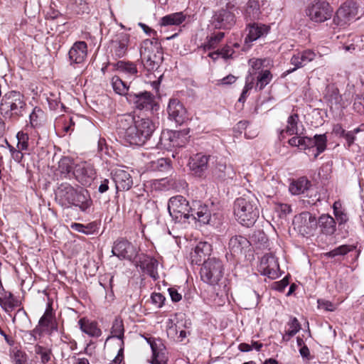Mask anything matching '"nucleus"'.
<instances>
[{
  "label": "nucleus",
  "mask_w": 364,
  "mask_h": 364,
  "mask_svg": "<svg viewBox=\"0 0 364 364\" xmlns=\"http://www.w3.org/2000/svg\"><path fill=\"white\" fill-rule=\"evenodd\" d=\"M116 129L119 138L131 145H144L153 134L156 126L149 118L132 114L118 116Z\"/></svg>",
  "instance_id": "f257e3e1"
},
{
  "label": "nucleus",
  "mask_w": 364,
  "mask_h": 364,
  "mask_svg": "<svg viewBox=\"0 0 364 364\" xmlns=\"http://www.w3.org/2000/svg\"><path fill=\"white\" fill-rule=\"evenodd\" d=\"M258 200L250 193L237 198L234 203V215L243 226H252L259 217Z\"/></svg>",
  "instance_id": "f03ea898"
},
{
  "label": "nucleus",
  "mask_w": 364,
  "mask_h": 364,
  "mask_svg": "<svg viewBox=\"0 0 364 364\" xmlns=\"http://www.w3.org/2000/svg\"><path fill=\"white\" fill-rule=\"evenodd\" d=\"M26 109V102L23 94L11 90L6 92L0 102V114L9 119H18L23 116Z\"/></svg>",
  "instance_id": "7ed1b4c3"
},
{
  "label": "nucleus",
  "mask_w": 364,
  "mask_h": 364,
  "mask_svg": "<svg viewBox=\"0 0 364 364\" xmlns=\"http://www.w3.org/2000/svg\"><path fill=\"white\" fill-rule=\"evenodd\" d=\"M140 55L148 70L156 69L163 60L161 43L154 38L143 41L140 48Z\"/></svg>",
  "instance_id": "20e7f679"
},
{
  "label": "nucleus",
  "mask_w": 364,
  "mask_h": 364,
  "mask_svg": "<svg viewBox=\"0 0 364 364\" xmlns=\"http://www.w3.org/2000/svg\"><path fill=\"white\" fill-rule=\"evenodd\" d=\"M224 275V264L216 257L204 260L200 269L201 280L211 286H216L222 280Z\"/></svg>",
  "instance_id": "39448f33"
},
{
  "label": "nucleus",
  "mask_w": 364,
  "mask_h": 364,
  "mask_svg": "<svg viewBox=\"0 0 364 364\" xmlns=\"http://www.w3.org/2000/svg\"><path fill=\"white\" fill-rule=\"evenodd\" d=\"M291 146L299 147L301 150L312 151L314 159L326 149L327 137L326 134H316L314 138L294 136L289 140Z\"/></svg>",
  "instance_id": "423d86ee"
},
{
  "label": "nucleus",
  "mask_w": 364,
  "mask_h": 364,
  "mask_svg": "<svg viewBox=\"0 0 364 364\" xmlns=\"http://www.w3.org/2000/svg\"><path fill=\"white\" fill-rule=\"evenodd\" d=\"M333 10L326 1L316 0L306 9V16L314 22L323 23L332 16Z\"/></svg>",
  "instance_id": "0eeeda50"
},
{
  "label": "nucleus",
  "mask_w": 364,
  "mask_h": 364,
  "mask_svg": "<svg viewBox=\"0 0 364 364\" xmlns=\"http://www.w3.org/2000/svg\"><path fill=\"white\" fill-rule=\"evenodd\" d=\"M358 11L355 2L346 1L337 10L333 19V24L340 28L346 26L356 18Z\"/></svg>",
  "instance_id": "6e6552de"
},
{
  "label": "nucleus",
  "mask_w": 364,
  "mask_h": 364,
  "mask_svg": "<svg viewBox=\"0 0 364 364\" xmlns=\"http://www.w3.org/2000/svg\"><path fill=\"white\" fill-rule=\"evenodd\" d=\"M191 205L182 196L171 197L168 203V210L173 220L181 222L190 218Z\"/></svg>",
  "instance_id": "1a4fd4ad"
},
{
  "label": "nucleus",
  "mask_w": 364,
  "mask_h": 364,
  "mask_svg": "<svg viewBox=\"0 0 364 364\" xmlns=\"http://www.w3.org/2000/svg\"><path fill=\"white\" fill-rule=\"evenodd\" d=\"M293 225L294 229L304 237L313 235L318 227L316 216L306 211L295 216Z\"/></svg>",
  "instance_id": "9d476101"
},
{
  "label": "nucleus",
  "mask_w": 364,
  "mask_h": 364,
  "mask_svg": "<svg viewBox=\"0 0 364 364\" xmlns=\"http://www.w3.org/2000/svg\"><path fill=\"white\" fill-rule=\"evenodd\" d=\"M138 255V249L127 240L120 237L116 240L112 245V255L116 256L120 260L132 261Z\"/></svg>",
  "instance_id": "9b49d317"
},
{
  "label": "nucleus",
  "mask_w": 364,
  "mask_h": 364,
  "mask_svg": "<svg viewBox=\"0 0 364 364\" xmlns=\"http://www.w3.org/2000/svg\"><path fill=\"white\" fill-rule=\"evenodd\" d=\"M127 99L129 103L134 104L136 109L141 110H152L156 106L154 95L146 91L137 94L130 92Z\"/></svg>",
  "instance_id": "f8f14e48"
},
{
  "label": "nucleus",
  "mask_w": 364,
  "mask_h": 364,
  "mask_svg": "<svg viewBox=\"0 0 364 364\" xmlns=\"http://www.w3.org/2000/svg\"><path fill=\"white\" fill-rule=\"evenodd\" d=\"M73 176L82 186H89L95 178V171L93 166L86 162L76 164L73 171Z\"/></svg>",
  "instance_id": "ddd939ff"
},
{
  "label": "nucleus",
  "mask_w": 364,
  "mask_h": 364,
  "mask_svg": "<svg viewBox=\"0 0 364 364\" xmlns=\"http://www.w3.org/2000/svg\"><path fill=\"white\" fill-rule=\"evenodd\" d=\"M259 271L269 279L277 278L279 275V267L277 258L272 254L264 255L261 259Z\"/></svg>",
  "instance_id": "4468645a"
},
{
  "label": "nucleus",
  "mask_w": 364,
  "mask_h": 364,
  "mask_svg": "<svg viewBox=\"0 0 364 364\" xmlns=\"http://www.w3.org/2000/svg\"><path fill=\"white\" fill-rule=\"evenodd\" d=\"M210 159V156L202 153H198L190 157L188 166L193 174L198 177L203 176Z\"/></svg>",
  "instance_id": "2eb2a0df"
},
{
  "label": "nucleus",
  "mask_w": 364,
  "mask_h": 364,
  "mask_svg": "<svg viewBox=\"0 0 364 364\" xmlns=\"http://www.w3.org/2000/svg\"><path fill=\"white\" fill-rule=\"evenodd\" d=\"M87 55V46L85 41L75 42L68 52L70 65L84 63Z\"/></svg>",
  "instance_id": "dca6fc26"
},
{
  "label": "nucleus",
  "mask_w": 364,
  "mask_h": 364,
  "mask_svg": "<svg viewBox=\"0 0 364 364\" xmlns=\"http://www.w3.org/2000/svg\"><path fill=\"white\" fill-rule=\"evenodd\" d=\"M76 188L68 183H63L58 187L55 191V199L63 207H69L70 201H73L74 194H76Z\"/></svg>",
  "instance_id": "f3484780"
},
{
  "label": "nucleus",
  "mask_w": 364,
  "mask_h": 364,
  "mask_svg": "<svg viewBox=\"0 0 364 364\" xmlns=\"http://www.w3.org/2000/svg\"><path fill=\"white\" fill-rule=\"evenodd\" d=\"M316 56V54L310 49L294 53L290 60L291 64L294 65V68L291 70H289L288 73L293 72L298 68L305 66L306 64L314 60Z\"/></svg>",
  "instance_id": "a211bd4d"
},
{
  "label": "nucleus",
  "mask_w": 364,
  "mask_h": 364,
  "mask_svg": "<svg viewBox=\"0 0 364 364\" xmlns=\"http://www.w3.org/2000/svg\"><path fill=\"white\" fill-rule=\"evenodd\" d=\"M112 178L117 191H128L133 185L130 174L122 168H116L114 171Z\"/></svg>",
  "instance_id": "6ab92c4d"
},
{
  "label": "nucleus",
  "mask_w": 364,
  "mask_h": 364,
  "mask_svg": "<svg viewBox=\"0 0 364 364\" xmlns=\"http://www.w3.org/2000/svg\"><path fill=\"white\" fill-rule=\"evenodd\" d=\"M191 217L203 224H208L210 220V213L207 205H202L199 201H193L191 204Z\"/></svg>",
  "instance_id": "aec40b11"
},
{
  "label": "nucleus",
  "mask_w": 364,
  "mask_h": 364,
  "mask_svg": "<svg viewBox=\"0 0 364 364\" xmlns=\"http://www.w3.org/2000/svg\"><path fill=\"white\" fill-rule=\"evenodd\" d=\"M73 200L70 203V206L77 207L82 212H86L92 204V200L88 191L82 188L76 190V194H74Z\"/></svg>",
  "instance_id": "412c9836"
},
{
  "label": "nucleus",
  "mask_w": 364,
  "mask_h": 364,
  "mask_svg": "<svg viewBox=\"0 0 364 364\" xmlns=\"http://www.w3.org/2000/svg\"><path fill=\"white\" fill-rule=\"evenodd\" d=\"M228 247L232 255H241L245 254L250 249V242L246 237L236 235L230 238Z\"/></svg>",
  "instance_id": "4be33fe9"
},
{
  "label": "nucleus",
  "mask_w": 364,
  "mask_h": 364,
  "mask_svg": "<svg viewBox=\"0 0 364 364\" xmlns=\"http://www.w3.org/2000/svg\"><path fill=\"white\" fill-rule=\"evenodd\" d=\"M169 117L178 124H183L186 119V110L176 99L170 100L168 105Z\"/></svg>",
  "instance_id": "5701e85b"
},
{
  "label": "nucleus",
  "mask_w": 364,
  "mask_h": 364,
  "mask_svg": "<svg viewBox=\"0 0 364 364\" xmlns=\"http://www.w3.org/2000/svg\"><path fill=\"white\" fill-rule=\"evenodd\" d=\"M213 21L219 28H230L235 23V15L228 9H222L215 12Z\"/></svg>",
  "instance_id": "b1692460"
},
{
  "label": "nucleus",
  "mask_w": 364,
  "mask_h": 364,
  "mask_svg": "<svg viewBox=\"0 0 364 364\" xmlns=\"http://www.w3.org/2000/svg\"><path fill=\"white\" fill-rule=\"evenodd\" d=\"M191 322L186 319L183 316L176 318V321L173 318H168L166 322V331L168 336L175 338L177 336L178 330L181 328H189Z\"/></svg>",
  "instance_id": "393cba45"
},
{
  "label": "nucleus",
  "mask_w": 364,
  "mask_h": 364,
  "mask_svg": "<svg viewBox=\"0 0 364 364\" xmlns=\"http://www.w3.org/2000/svg\"><path fill=\"white\" fill-rule=\"evenodd\" d=\"M212 251L211 245L207 242H200L195 247L191 253L192 262L196 264H200L203 259L210 255Z\"/></svg>",
  "instance_id": "a878e982"
},
{
  "label": "nucleus",
  "mask_w": 364,
  "mask_h": 364,
  "mask_svg": "<svg viewBox=\"0 0 364 364\" xmlns=\"http://www.w3.org/2000/svg\"><path fill=\"white\" fill-rule=\"evenodd\" d=\"M269 26L264 24L252 23L248 26V34L245 37V43H252L269 32Z\"/></svg>",
  "instance_id": "bb28decb"
},
{
  "label": "nucleus",
  "mask_w": 364,
  "mask_h": 364,
  "mask_svg": "<svg viewBox=\"0 0 364 364\" xmlns=\"http://www.w3.org/2000/svg\"><path fill=\"white\" fill-rule=\"evenodd\" d=\"M317 223L323 234L331 235L336 230V223L334 218L328 214L321 215L317 220Z\"/></svg>",
  "instance_id": "cd10ccee"
},
{
  "label": "nucleus",
  "mask_w": 364,
  "mask_h": 364,
  "mask_svg": "<svg viewBox=\"0 0 364 364\" xmlns=\"http://www.w3.org/2000/svg\"><path fill=\"white\" fill-rule=\"evenodd\" d=\"M213 175L220 179L233 178L235 172L231 166H227L222 160H215V167L212 171Z\"/></svg>",
  "instance_id": "c85d7f7f"
},
{
  "label": "nucleus",
  "mask_w": 364,
  "mask_h": 364,
  "mask_svg": "<svg viewBox=\"0 0 364 364\" xmlns=\"http://www.w3.org/2000/svg\"><path fill=\"white\" fill-rule=\"evenodd\" d=\"M78 324L81 331L91 337L97 338L102 334V331L98 328L96 322L83 318L79 320Z\"/></svg>",
  "instance_id": "c756f323"
},
{
  "label": "nucleus",
  "mask_w": 364,
  "mask_h": 364,
  "mask_svg": "<svg viewBox=\"0 0 364 364\" xmlns=\"http://www.w3.org/2000/svg\"><path fill=\"white\" fill-rule=\"evenodd\" d=\"M152 350V358L151 360V364H167L168 358L165 352L164 346L159 344L158 346L156 342L150 343Z\"/></svg>",
  "instance_id": "7c9ffc66"
},
{
  "label": "nucleus",
  "mask_w": 364,
  "mask_h": 364,
  "mask_svg": "<svg viewBox=\"0 0 364 364\" xmlns=\"http://www.w3.org/2000/svg\"><path fill=\"white\" fill-rule=\"evenodd\" d=\"M115 42L117 45L114 50L116 56L118 58L124 57L127 53L129 43V35L125 33H120L117 35V38Z\"/></svg>",
  "instance_id": "2f4dec72"
},
{
  "label": "nucleus",
  "mask_w": 364,
  "mask_h": 364,
  "mask_svg": "<svg viewBox=\"0 0 364 364\" xmlns=\"http://www.w3.org/2000/svg\"><path fill=\"white\" fill-rule=\"evenodd\" d=\"M186 20L183 12L173 13L162 17L160 20L161 26H179Z\"/></svg>",
  "instance_id": "473e14b6"
},
{
  "label": "nucleus",
  "mask_w": 364,
  "mask_h": 364,
  "mask_svg": "<svg viewBox=\"0 0 364 364\" xmlns=\"http://www.w3.org/2000/svg\"><path fill=\"white\" fill-rule=\"evenodd\" d=\"M74 168L73 160L70 157H63L58 162V171L62 177L70 178Z\"/></svg>",
  "instance_id": "72a5a7b5"
},
{
  "label": "nucleus",
  "mask_w": 364,
  "mask_h": 364,
  "mask_svg": "<svg viewBox=\"0 0 364 364\" xmlns=\"http://www.w3.org/2000/svg\"><path fill=\"white\" fill-rule=\"evenodd\" d=\"M143 268L146 271L150 277L155 280L159 278L158 267L159 262L153 257H147L142 262Z\"/></svg>",
  "instance_id": "f704fd0d"
},
{
  "label": "nucleus",
  "mask_w": 364,
  "mask_h": 364,
  "mask_svg": "<svg viewBox=\"0 0 364 364\" xmlns=\"http://www.w3.org/2000/svg\"><path fill=\"white\" fill-rule=\"evenodd\" d=\"M309 181L305 178H301L292 182L289 186V191L293 195H300L309 189Z\"/></svg>",
  "instance_id": "c9c22d12"
},
{
  "label": "nucleus",
  "mask_w": 364,
  "mask_h": 364,
  "mask_svg": "<svg viewBox=\"0 0 364 364\" xmlns=\"http://www.w3.org/2000/svg\"><path fill=\"white\" fill-rule=\"evenodd\" d=\"M326 99L331 105H340L342 101V97L339 93V90L334 86H328L327 87Z\"/></svg>",
  "instance_id": "e433bc0d"
},
{
  "label": "nucleus",
  "mask_w": 364,
  "mask_h": 364,
  "mask_svg": "<svg viewBox=\"0 0 364 364\" xmlns=\"http://www.w3.org/2000/svg\"><path fill=\"white\" fill-rule=\"evenodd\" d=\"M272 80V75L268 70H262L257 77L255 89L262 90Z\"/></svg>",
  "instance_id": "4c0bfd02"
},
{
  "label": "nucleus",
  "mask_w": 364,
  "mask_h": 364,
  "mask_svg": "<svg viewBox=\"0 0 364 364\" xmlns=\"http://www.w3.org/2000/svg\"><path fill=\"white\" fill-rule=\"evenodd\" d=\"M29 118L31 126L33 127H37L42 125L44 122L45 114L40 107H36L30 114Z\"/></svg>",
  "instance_id": "58836bf2"
},
{
  "label": "nucleus",
  "mask_w": 364,
  "mask_h": 364,
  "mask_svg": "<svg viewBox=\"0 0 364 364\" xmlns=\"http://www.w3.org/2000/svg\"><path fill=\"white\" fill-rule=\"evenodd\" d=\"M111 83L113 87L114 91L120 95H126L130 92H128V86L127 84L122 81L118 76H114L112 77Z\"/></svg>",
  "instance_id": "ea45409f"
},
{
  "label": "nucleus",
  "mask_w": 364,
  "mask_h": 364,
  "mask_svg": "<svg viewBox=\"0 0 364 364\" xmlns=\"http://www.w3.org/2000/svg\"><path fill=\"white\" fill-rule=\"evenodd\" d=\"M299 115L297 114H293L288 117L287 125L282 132H285L289 135H296L298 136V124Z\"/></svg>",
  "instance_id": "a19ab883"
},
{
  "label": "nucleus",
  "mask_w": 364,
  "mask_h": 364,
  "mask_svg": "<svg viewBox=\"0 0 364 364\" xmlns=\"http://www.w3.org/2000/svg\"><path fill=\"white\" fill-rule=\"evenodd\" d=\"M72 12L75 15H83L90 11L87 3L83 0H75L70 6Z\"/></svg>",
  "instance_id": "79ce46f5"
},
{
  "label": "nucleus",
  "mask_w": 364,
  "mask_h": 364,
  "mask_svg": "<svg viewBox=\"0 0 364 364\" xmlns=\"http://www.w3.org/2000/svg\"><path fill=\"white\" fill-rule=\"evenodd\" d=\"M34 352L38 355L42 364H47L51 359L52 350L50 348L40 345H36Z\"/></svg>",
  "instance_id": "37998d69"
},
{
  "label": "nucleus",
  "mask_w": 364,
  "mask_h": 364,
  "mask_svg": "<svg viewBox=\"0 0 364 364\" xmlns=\"http://www.w3.org/2000/svg\"><path fill=\"white\" fill-rule=\"evenodd\" d=\"M246 14L250 19H256L259 18L260 9L258 0H248L246 8Z\"/></svg>",
  "instance_id": "c03bdc74"
},
{
  "label": "nucleus",
  "mask_w": 364,
  "mask_h": 364,
  "mask_svg": "<svg viewBox=\"0 0 364 364\" xmlns=\"http://www.w3.org/2000/svg\"><path fill=\"white\" fill-rule=\"evenodd\" d=\"M124 324L120 318H116L112 323L111 333L112 337H116L122 341L124 337Z\"/></svg>",
  "instance_id": "a18cd8bd"
},
{
  "label": "nucleus",
  "mask_w": 364,
  "mask_h": 364,
  "mask_svg": "<svg viewBox=\"0 0 364 364\" xmlns=\"http://www.w3.org/2000/svg\"><path fill=\"white\" fill-rule=\"evenodd\" d=\"M355 248V247L353 245H343L327 252L326 255L328 257L346 255L348 252L353 251Z\"/></svg>",
  "instance_id": "49530a36"
},
{
  "label": "nucleus",
  "mask_w": 364,
  "mask_h": 364,
  "mask_svg": "<svg viewBox=\"0 0 364 364\" xmlns=\"http://www.w3.org/2000/svg\"><path fill=\"white\" fill-rule=\"evenodd\" d=\"M170 162L167 159L160 158L151 161V168L154 171H164L170 168Z\"/></svg>",
  "instance_id": "de8ad7c7"
},
{
  "label": "nucleus",
  "mask_w": 364,
  "mask_h": 364,
  "mask_svg": "<svg viewBox=\"0 0 364 364\" xmlns=\"http://www.w3.org/2000/svg\"><path fill=\"white\" fill-rule=\"evenodd\" d=\"M288 330L286 332V336L289 338L294 336L301 329V325L298 319L295 317H291L290 320L287 323Z\"/></svg>",
  "instance_id": "09e8293b"
},
{
  "label": "nucleus",
  "mask_w": 364,
  "mask_h": 364,
  "mask_svg": "<svg viewBox=\"0 0 364 364\" xmlns=\"http://www.w3.org/2000/svg\"><path fill=\"white\" fill-rule=\"evenodd\" d=\"M18 140L17 147L20 150L27 151L29 149V136L27 133L23 132H18L16 134Z\"/></svg>",
  "instance_id": "8fccbe9b"
},
{
  "label": "nucleus",
  "mask_w": 364,
  "mask_h": 364,
  "mask_svg": "<svg viewBox=\"0 0 364 364\" xmlns=\"http://www.w3.org/2000/svg\"><path fill=\"white\" fill-rule=\"evenodd\" d=\"M4 310L9 311L19 305L18 301L11 293L6 294L4 296Z\"/></svg>",
  "instance_id": "3c124183"
},
{
  "label": "nucleus",
  "mask_w": 364,
  "mask_h": 364,
  "mask_svg": "<svg viewBox=\"0 0 364 364\" xmlns=\"http://www.w3.org/2000/svg\"><path fill=\"white\" fill-rule=\"evenodd\" d=\"M53 321V313L52 308L49 305L46 309V311L43 316L39 320V325L43 327H49Z\"/></svg>",
  "instance_id": "603ef678"
},
{
  "label": "nucleus",
  "mask_w": 364,
  "mask_h": 364,
  "mask_svg": "<svg viewBox=\"0 0 364 364\" xmlns=\"http://www.w3.org/2000/svg\"><path fill=\"white\" fill-rule=\"evenodd\" d=\"M224 36L225 33L223 32H219L215 35L210 36L208 38V43L205 46V48L208 50L214 48L217 46V44L222 41Z\"/></svg>",
  "instance_id": "864d4df0"
},
{
  "label": "nucleus",
  "mask_w": 364,
  "mask_h": 364,
  "mask_svg": "<svg viewBox=\"0 0 364 364\" xmlns=\"http://www.w3.org/2000/svg\"><path fill=\"white\" fill-rule=\"evenodd\" d=\"M119 68L125 71L128 74L135 75L137 73V68L133 63H126L124 61H119L118 63Z\"/></svg>",
  "instance_id": "5fc2aeb1"
},
{
  "label": "nucleus",
  "mask_w": 364,
  "mask_h": 364,
  "mask_svg": "<svg viewBox=\"0 0 364 364\" xmlns=\"http://www.w3.org/2000/svg\"><path fill=\"white\" fill-rule=\"evenodd\" d=\"M13 360L14 364H26L27 356L26 353L20 350H14Z\"/></svg>",
  "instance_id": "6e6d98bb"
},
{
  "label": "nucleus",
  "mask_w": 364,
  "mask_h": 364,
  "mask_svg": "<svg viewBox=\"0 0 364 364\" xmlns=\"http://www.w3.org/2000/svg\"><path fill=\"white\" fill-rule=\"evenodd\" d=\"M151 300L156 308H161L164 303L165 297L161 293H153L151 296Z\"/></svg>",
  "instance_id": "4d7b16f0"
},
{
  "label": "nucleus",
  "mask_w": 364,
  "mask_h": 364,
  "mask_svg": "<svg viewBox=\"0 0 364 364\" xmlns=\"http://www.w3.org/2000/svg\"><path fill=\"white\" fill-rule=\"evenodd\" d=\"M353 107L355 112L364 114V97L357 96L354 100Z\"/></svg>",
  "instance_id": "13d9d810"
},
{
  "label": "nucleus",
  "mask_w": 364,
  "mask_h": 364,
  "mask_svg": "<svg viewBox=\"0 0 364 364\" xmlns=\"http://www.w3.org/2000/svg\"><path fill=\"white\" fill-rule=\"evenodd\" d=\"M318 305L320 309H323L326 311H333L336 309V306L335 304L331 303L329 301L326 300H318Z\"/></svg>",
  "instance_id": "bf43d9fd"
},
{
  "label": "nucleus",
  "mask_w": 364,
  "mask_h": 364,
  "mask_svg": "<svg viewBox=\"0 0 364 364\" xmlns=\"http://www.w3.org/2000/svg\"><path fill=\"white\" fill-rule=\"evenodd\" d=\"M340 135L346 140L348 146H350L354 143L355 136L351 131L346 132L344 129H341Z\"/></svg>",
  "instance_id": "052dcab7"
},
{
  "label": "nucleus",
  "mask_w": 364,
  "mask_h": 364,
  "mask_svg": "<svg viewBox=\"0 0 364 364\" xmlns=\"http://www.w3.org/2000/svg\"><path fill=\"white\" fill-rule=\"evenodd\" d=\"M218 50L220 56L225 59L231 58L234 53V50L229 46H225L221 50Z\"/></svg>",
  "instance_id": "680f3d73"
},
{
  "label": "nucleus",
  "mask_w": 364,
  "mask_h": 364,
  "mask_svg": "<svg viewBox=\"0 0 364 364\" xmlns=\"http://www.w3.org/2000/svg\"><path fill=\"white\" fill-rule=\"evenodd\" d=\"M236 81V77L232 75H228L226 77L218 80V85H229Z\"/></svg>",
  "instance_id": "e2e57ef3"
},
{
  "label": "nucleus",
  "mask_w": 364,
  "mask_h": 364,
  "mask_svg": "<svg viewBox=\"0 0 364 364\" xmlns=\"http://www.w3.org/2000/svg\"><path fill=\"white\" fill-rule=\"evenodd\" d=\"M333 214L340 225L346 223L348 220L347 214L343 210Z\"/></svg>",
  "instance_id": "0e129e2a"
},
{
  "label": "nucleus",
  "mask_w": 364,
  "mask_h": 364,
  "mask_svg": "<svg viewBox=\"0 0 364 364\" xmlns=\"http://www.w3.org/2000/svg\"><path fill=\"white\" fill-rule=\"evenodd\" d=\"M71 228L75 230L77 232H82L86 235H89L90 233V231L87 230V227L85 226L84 225L80 224V223H73L71 225Z\"/></svg>",
  "instance_id": "69168bd1"
},
{
  "label": "nucleus",
  "mask_w": 364,
  "mask_h": 364,
  "mask_svg": "<svg viewBox=\"0 0 364 364\" xmlns=\"http://www.w3.org/2000/svg\"><path fill=\"white\" fill-rule=\"evenodd\" d=\"M168 292L170 294V296L171 298V300L174 302H178L181 300L182 296L181 294H179L176 289L173 288H169Z\"/></svg>",
  "instance_id": "338daca9"
},
{
  "label": "nucleus",
  "mask_w": 364,
  "mask_h": 364,
  "mask_svg": "<svg viewBox=\"0 0 364 364\" xmlns=\"http://www.w3.org/2000/svg\"><path fill=\"white\" fill-rule=\"evenodd\" d=\"M264 60L262 59H255V60H250V63L251 64V66L255 70H259L263 64Z\"/></svg>",
  "instance_id": "774afa93"
}]
</instances>
